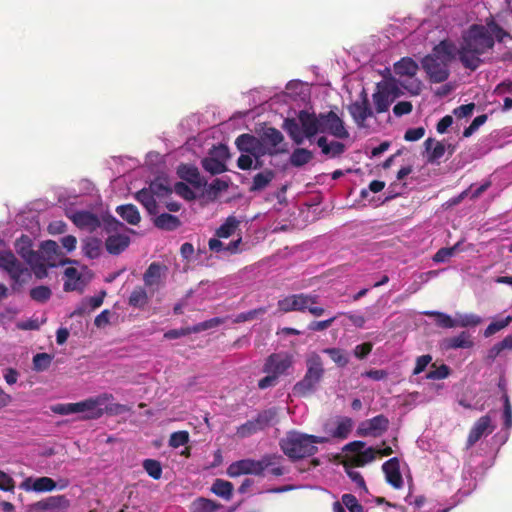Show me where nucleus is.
I'll use <instances>...</instances> for the list:
<instances>
[{
	"label": "nucleus",
	"instance_id": "3c124183",
	"mask_svg": "<svg viewBox=\"0 0 512 512\" xmlns=\"http://www.w3.org/2000/svg\"><path fill=\"white\" fill-rule=\"evenodd\" d=\"M203 168L212 175L221 174L226 171V165L210 156L202 160Z\"/></svg>",
	"mask_w": 512,
	"mask_h": 512
},
{
	"label": "nucleus",
	"instance_id": "680f3d73",
	"mask_svg": "<svg viewBox=\"0 0 512 512\" xmlns=\"http://www.w3.org/2000/svg\"><path fill=\"white\" fill-rule=\"evenodd\" d=\"M189 442V433L187 431H177L171 434L169 445L173 448H179Z\"/></svg>",
	"mask_w": 512,
	"mask_h": 512
},
{
	"label": "nucleus",
	"instance_id": "0eeeda50",
	"mask_svg": "<svg viewBox=\"0 0 512 512\" xmlns=\"http://www.w3.org/2000/svg\"><path fill=\"white\" fill-rule=\"evenodd\" d=\"M400 96V89L391 81H382L376 85L372 95L374 109L377 114L387 112L391 104Z\"/></svg>",
	"mask_w": 512,
	"mask_h": 512
},
{
	"label": "nucleus",
	"instance_id": "4be33fe9",
	"mask_svg": "<svg viewBox=\"0 0 512 512\" xmlns=\"http://www.w3.org/2000/svg\"><path fill=\"white\" fill-rule=\"evenodd\" d=\"M386 481L395 489L403 486V478L400 473L399 460L396 457L390 458L382 465Z\"/></svg>",
	"mask_w": 512,
	"mask_h": 512
},
{
	"label": "nucleus",
	"instance_id": "4c0bfd02",
	"mask_svg": "<svg viewBox=\"0 0 512 512\" xmlns=\"http://www.w3.org/2000/svg\"><path fill=\"white\" fill-rule=\"evenodd\" d=\"M155 216L154 225L160 229L175 230L180 225L178 217L174 215L162 213L159 215L156 214Z\"/></svg>",
	"mask_w": 512,
	"mask_h": 512
},
{
	"label": "nucleus",
	"instance_id": "de8ad7c7",
	"mask_svg": "<svg viewBox=\"0 0 512 512\" xmlns=\"http://www.w3.org/2000/svg\"><path fill=\"white\" fill-rule=\"evenodd\" d=\"M262 140L269 144L274 153L276 152V147L283 141L282 133L276 128H267L264 133Z\"/></svg>",
	"mask_w": 512,
	"mask_h": 512
},
{
	"label": "nucleus",
	"instance_id": "473e14b6",
	"mask_svg": "<svg viewBox=\"0 0 512 512\" xmlns=\"http://www.w3.org/2000/svg\"><path fill=\"white\" fill-rule=\"evenodd\" d=\"M178 175L183 180L189 182L193 186L199 188L205 184L202 177L199 174L197 168L190 165H181L178 168Z\"/></svg>",
	"mask_w": 512,
	"mask_h": 512
},
{
	"label": "nucleus",
	"instance_id": "6e6552de",
	"mask_svg": "<svg viewBox=\"0 0 512 512\" xmlns=\"http://www.w3.org/2000/svg\"><path fill=\"white\" fill-rule=\"evenodd\" d=\"M0 268L17 283L23 281L24 276L29 275L28 268L10 251L0 253Z\"/></svg>",
	"mask_w": 512,
	"mask_h": 512
},
{
	"label": "nucleus",
	"instance_id": "4468645a",
	"mask_svg": "<svg viewBox=\"0 0 512 512\" xmlns=\"http://www.w3.org/2000/svg\"><path fill=\"white\" fill-rule=\"evenodd\" d=\"M317 296L297 294L290 295L278 301L279 311L283 313L291 311H305L307 304H316Z\"/></svg>",
	"mask_w": 512,
	"mask_h": 512
},
{
	"label": "nucleus",
	"instance_id": "393cba45",
	"mask_svg": "<svg viewBox=\"0 0 512 512\" xmlns=\"http://www.w3.org/2000/svg\"><path fill=\"white\" fill-rule=\"evenodd\" d=\"M501 399L503 402L502 418L505 432L497 434L495 438L500 445H503L508 440L509 430L512 428V405L506 392L503 393Z\"/></svg>",
	"mask_w": 512,
	"mask_h": 512
},
{
	"label": "nucleus",
	"instance_id": "79ce46f5",
	"mask_svg": "<svg viewBox=\"0 0 512 512\" xmlns=\"http://www.w3.org/2000/svg\"><path fill=\"white\" fill-rule=\"evenodd\" d=\"M276 415L277 410L275 408H270L260 412L254 419L251 420L256 425V428L259 431H262L272 423Z\"/></svg>",
	"mask_w": 512,
	"mask_h": 512
},
{
	"label": "nucleus",
	"instance_id": "13d9d810",
	"mask_svg": "<svg viewBox=\"0 0 512 512\" xmlns=\"http://www.w3.org/2000/svg\"><path fill=\"white\" fill-rule=\"evenodd\" d=\"M30 296L34 301L44 303L50 299L51 290L44 285L36 286L31 289Z\"/></svg>",
	"mask_w": 512,
	"mask_h": 512
},
{
	"label": "nucleus",
	"instance_id": "423d86ee",
	"mask_svg": "<svg viewBox=\"0 0 512 512\" xmlns=\"http://www.w3.org/2000/svg\"><path fill=\"white\" fill-rule=\"evenodd\" d=\"M273 464L274 458L271 455H265L260 460L242 459L231 463L227 468V474L230 477L246 474L260 476Z\"/></svg>",
	"mask_w": 512,
	"mask_h": 512
},
{
	"label": "nucleus",
	"instance_id": "bf43d9fd",
	"mask_svg": "<svg viewBox=\"0 0 512 512\" xmlns=\"http://www.w3.org/2000/svg\"><path fill=\"white\" fill-rule=\"evenodd\" d=\"M52 361V357L47 353H37L33 357V368L36 371L46 370Z\"/></svg>",
	"mask_w": 512,
	"mask_h": 512
},
{
	"label": "nucleus",
	"instance_id": "bb28decb",
	"mask_svg": "<svg viewBox=\"0 0 512 512\" xmlns=\"http://www.w3.org/2000/svg\"><path fill=\"white\" fill-rule=\"evenodd\" d=\"M220 322L221 321L218 318H214L209 321L200 323V324L194 326L192 329H190V328L171 329V330L165 332L164 337L166 339H178L180 337L188 335L191 332H199V331L214 327V326L218 325Z\"/></svg>",
	"mask_w": 512,
	"mask_h": 512
},
{
	"label": "nucleus",
	"instance_id": "c03bdc74",
	"mask_svg": "<svg viewBox=\"0 0 512 512\" xmlns=\"http://www.w3.org/2000/svg\"><path fill=\"white\" fill-rule=\"evenodd\" d=\"M313 154L305 148L295 149L290 156V163L294 167H301L311 161Z\"/></svg>",
	"mask_w": 512,
	"mask_h": 512
},
{
	"label": "nucleus",
	"instance_id": "b1692460",
	"mask_svg": "<svg viewBox=\"0 0 512 512\" xmlns=\"http://www.w3.org/2000/svg\"><path fill=\"white\" fill-rule=\"evenodd\" d=\"M494 426L489 415L482 416L472 427L468 435V446H473L483 435L493 431Z\"/></svg>",
	"mask_w": 512,
	"mask_h": 512
},
{
	"label": "nucleus",
	"instance_id": "c756f323",
	"mask_svg": "<svg viewBox=\"0 0 512 512\" xmlns=\"http://www.w3.org/2000/svg\"><path fill=\"white\" fill-rule=\"evenodd\" d=\"M147 188L157 199L166 197L172 192L168 178L163 175L158 176L153 181H151Z\"/></svg>",
	"mask_w": 512,
	"mask_h": 512
},
{
	"label": "nucleus",
	"instance_id": "20e7f679",
	"mask_svg": "<svg viewBox=\"0 0 512 512\" xmlns=\"http://www.w3.org/2000/svg\"><path fill=\"white\" fill-rule=\"evenodd\" d=\"M113 395L102 393L78 402V413L82 414L84 420L99 419L104 413L117 415L126 411L122 404L112 403Z\"/></svg>",
	"mask_w": 512,
	"mask_h": 512
},
{
	"label": "nucleus",
	"instance_id": "39448f33",
	"mask_svg": "<svg viewBox=\"0 0 512 512\" xmlns=\"http://www.w3.org/2000/svg\"><path fill=\"white\" fill-rule=\"evenodd\" d=\"M306 373L301 381H299L294 390L300 395L312 393L324 375L323 362L321 357L313 352L306 359Z\"/></svg>",
	"mask_w": 512,
	"mask_h": 512
},
{
	"label": "nucleus",
	"instance_id": "a211bd4d",
	"mask_svg": "<svg viewBox=\"0 0 512 512\" xmlns=\"http://www.w3.org/2000/svg\"><path fill=\"white\" fill-rule=\"evenodd\" d=\"M291 357L287 354L274 353L271 354L265 361L263 372L272 373L279 378L291 366Z\"/></svg>",
	"mask_w": 512,
	"mask_h": 512
},
{
	"label": "nucleus",
	"instance_id": "dca6fc26",
	"mask_svg": "<svg viewBox=\"0 0 512 512\" xmlns=\"http://www.w3.org/2000/svg\"><path fill=\"white\" fill-rule=\"evenodd\" d=\"M424 145L427 152V160L430 163H439L447 151L449 155H452L455 151L453 144L446 143L445 141H436L433 138L426 139Z\"/></svg>",
	"mask_w": 512,
	"mask_h": 512
},
{
	"label": "nucleus",
	"instance_id": "37998d69",
	"mask_svg": "<svg viewBox=\"0 0 512 512\" xmlns=\"http://www.w3.org/2000/svg\"><path fill=\"white\" fill-rule=\"evenodd\" d=\"M276 415L277 410L275 408H270L260 412L254 419L251 420L256 425V428L259 431H262L272 423Z\"/></svg>",
	"mask_w": 512,
	"mask_h": 512
},
{
	"label": "nucleus",
	"instance_id": "e433bc0d",
	"mask_svg": "<svg viewBox=\"0 0 512 512\" xmlns=\"http://www.w3.org/2000/svg\"><path fill=\"white\" fill-rule=\"evenodd\" d=\"M162 268L157 263H151L144 273L143 280L147 287H157L161 281Z\"/></svg>",
	"mask_w": 512,
	"mask_h": 512
},
{
	"label": "nucleus",
	"instance_id": "c9c22d12",
	"mask_svg": "<svg viewBox=\"0 0 512 512\" xmlns=\"http://www.w3.org/2000/svg\"><path fill=\"white\" fill-rule=\"evenodd\" d=\"M219 509H223L221 504L204 497L195 499L190 507L191 512H216Z\"/></svg>",
	"mask_w": 512,
	"mask_h": 512
},
{
	"label": "nucleus",
	"instance_id": "72a5a7b5",
	"mask_svg": "<svg viewBox=\"0 0 512 512\" xmlns=\"http://www.w3.org/2000/svg\"><path fill=\"white\" fill-rule=\"evenodd\" d=\"M136 199L143 205L150 215L158 214L157 198L147 187L137 192Z\"/></svg>",
	"mask_w": 512,
	"mask_h": 512
},
{
	"label": "nucleus",
	"instance_id": "a18cd8bd",
	"mask_svg": "<svg viewBox=\"0 0 512 512\" xmlns=\"http://www.w3.org/2000/svg\"><path fill=\"white\" fill-rule=\"evenodd\" d=\"M274 178V172L271 170H266L256 174L253 178V183L251 186V191H261L266 188L269 183Z\"/></svg>",
	"mask_w": 512,
	"mask_h": 512
},
{
	"label": "nucleus",
	"instance_id": "49530a36",
	"mask_svg": "<svg viewBox=\"0 0 512 512\" xmlns=\"http://www.w3.org/2000/svg\"><path fill=\"white\" fill-rule=\"evenodd\" d=\"M512 322V315H508L505 318L497 319L492 321L484 330V337L489 338L497 332L506 328Z\"/></svg>",
	"mask_w": 512,
	"mask_h": 512
},
{
	"label": "nucleus",
	"instance_id": "603ef678",
	"mask_svg": "<svg viewBox=\"0 0 512 512\" xmlns=\"http://www.w3.org/2000/svg\"><path fill=\"white\" fill-rule=\"evenodd\" d=\"M323 353L328 354L339 367H345L349 363L347 354L339 348H325Z\"/></svg>",
	"mask_w": 512,
	"mask_h": 512
},
{
	"label": "nucleus",
	"instance_id": "58836bf2",
	"mask_svg": "<svg viewBox=\"0 0 512 512\" xmlns=\"http://www.w3.org/2000/svg\"><path fill=\"white\" fill-rule=\"evenodd\" d=\"M117 213L131 225H137L140 222V214L136 206L132 204L120 205L116 209Z\"/></svg>",
	"mask_w": 512,
	"mask_h": 512
},
{
	"label": "nucleus",
	"instance_id": "9d476101",
	"mask_svg": "<svg viewBox=\"0 0 512 512\" xmlns=\"http://www.w3.org/2000/svg\"><path fill=\"white\" fill-rule=\"evenodd\" d=\"M448 64L446 61L433 55L426 56L422 61L423 68L434 83L444 82L448 78Z\"/></svg>",
	"mask_w": 512,
	"mask_h": 512
},
{
	"label": "nucleus",
	"instance_id": "e2e57ef3",
	"mask_svg": "<svg viewBox=\"0 0 512 512\" xmlns=\"http://www.w3.org/2000/svg\"><path fill=\"white\" fill-rule=\"evenodd\" d=\"M343 505L350 512H364L363 506L358 502L357 498L352 494H344L341 498Z\"/></svg>",
	"mask_w": 512,
	"mask_h": 512
},
{
	"label": "nucleus",
	"instance_id": "a19ab883",
	"mask_svg": "<svg viewBox=\"0 0 512 512\" xmlns=\"http://www.w3.org/2000/svg\"><path fill=\"white\" fill-rule=\"evenodd\" d=\"M456 327H475L482 323L483 319L474 313H459L455 314Z\"/></svg>",
	"mask_w": 512,
	"mask_h": 512
},
{
	"label": "nucleus",
	"instance_id": "f8f14e48",
	"mask_svg": "<svg viewBox=\"0 0 512 512\" xmlns=\"http://www.w3.org/2000/svg\"><path fill=\"white\" fill-rule=\"evenodd\" d=\"M348 111L359 127H364L365 121L374 116V111L370 107L367 94L364 90L361 92L360 100L354 101L348 106Z\"/></svg>",
	"mask_w": 512,
	"mask_h": 512
},
{
	"label": "nucleus",
	"instance_id": "6e6d98bb",
	"mask_svg": "<svg viewBox=\"0 0 512 512\" xmlns=\"http://www.w3.org/2000/svg\"><path fill=\"white\" fill-rule=\"evenodd\" d=\"M147 302V293L141 287L134 289L129 297V304L134 307H144L147 304Z\"/></svg>",
	"mask_w": 512,
	"mask_h": 512
},
{
	"label": "nucleus",
	"instance_id": "aec40b11",
	"mask_svg": "<svg viewBox=\"0 0 512 512\" xmlns=\"http://www.w3.org/2000/svg\"><path fill=\"white\" fill-rule=\"evenodd\" d=\"M243 223V218L238 217L236 215L228 216L224 222L216 229L215 236L218 238L228 239L230 237L236 236L238 238V234L241 232V224Z\"/></svg>",
	"mask_w": 512,
	"mask_h": 512
},
{
	"label": "nucleus",
	"instance_id": "a878e982",
	"mask_svg": "<svg viewBox=\"0 0 512 512\" xmlns=\"http://www.w3.org/2000/svg\"><path fill=\"white\" fill-rule=\"evenodd\" d=\"M41 251L48 259V265L55 267L58 264L64 265L69 262L67 259H62L60 247L57 242L53 240H46L41 244Z\"/></svg>",
	"mask_w": 512,
	"mask_h": 512
},
{
	"label": "nucleus",
	"instance_id": "f3484780",
	"mask_svg": "<svg viewBox=\"0 0 512 512\" xmlns=\"http://www.w3.org/2000/svg\"><path fill=\"white\" fill-rule=\"evenodd\" d=\"M223 240V238H218L217 236L209 239L208 247L210 251L220 256H230L241 252L240 245L242 244V235L240 233L238 234V238L227 244L224 243Z\"/></svg>",
	"mask_w": 512,
	"mask_h": 512
},
{
	"label": "nucleus",
	"instance_id": "7c9ffc66",
	"mask_svg": "<svg viewBox=\"0 0 512 512\" xmlns=\"http://www.w3.org/2000/svg\"><path fill=\"white\" fill-rule=\"evenodd\" d=\"M418 71V64L409 57L402 58L394 64V73L400 77L412 78Z\"/></svg>",
	"mask_w": 512,
	"mask_h": 512
},
{
	"label": "nucleus",
	"instance_id": "ea45409f",
	"mask_svg": "<svg viewBox=\"0 0 512 512\" xmlns=\"http://www.w3.org/2000/svg\"><path fill=\"white\" fill-rule=\"evenodd\" d=\"M211 491L225 500H230L233 493V484L223 479H216L212 484Z\"/></svg>",
	"mask_w": 512,
	"mask_h": 512
},
{
	"label": "nucleus",
	"instance_id": "8fccbe9b",
	"mask_svg": "<svg viewBox=\"0 0 512 512\" xmlns=\"http://www.w3.org/2000/svg\"><path fill=\"white\" fill-rule=\"evenodd\" d=\"M257 138L250 134H242L237 137L235 143L239 151L250 154L252 150H255Z\"/></svg>",
	"mask_w": 512,
	"mask_h": 512
},
{
	"label": "nucleus",
	"instance_id": "5fc2aeb1",
	"mask_svg": "<svg viewBox=\"0 0 512 512\" xmlns=\"http://www.w3.org/2000/svg\"><path fill=\"white\" fill-rule=\"evenodd\" d=\"M145 472L153 479L158 480L162 476V467L159 461L154 459H145L143 461Z\"/></svg>",
	"mask_w": 512,
	"mask_h": 512
},
{
	"label": "nucleus",
	"instance_id": "cd10ccee",
	"mask_svg": "<svg viewBox=\"0 0 512 512\" xmlns=\"http://www.w3.org/2000/svg\"><path fill=\"white\" fill-rule=\"evenodd\" d=\"M459 51L460 49L454 43L444 40L435 46L431 55L449 63L456 55H459Z\"/></svg>",
	"mask_w": 512,
	"mask_h": 512
},
{
	"label": "nucleus",
	"instance_id": "412c9836",
	"mask_svg": "<svg viewBox=\"0 0 512 512\" xmlns=\"http://www.w3.org/2000/svg\"><path fill=\"white\" fill-rule=\"evenodd\" d=\"M69 218L80 229L95 231L98 227H100L99 218L90 211H76L71 213Z\"/></svg>",
	"mask_w": 512,
	"mask_h": 512
},
{
	"label": "nucleus",
	"instance_id": "0e129e2a",
	"mask_svg": "<svg viewBox=\"0 0 512 512\" xmlns=\"http://www.w3.org/2000/svg\"><path fill=\"white\" fill-rule=\"evenodd\" d=\"M52 411L59 415H70L78 413V402L56 404L52 407Z\"/></svg>",
	"mask_w": 512,
	"mask_h": 512
},
{
	"label": "nucleus",
	"instance_id": "1a4fd4ad",
	"mask_svg": "<svg viewBox=\"0 0 512 512\" xmlns=\"http://www.w3.org/2000/svg\"><path fill=\"white\" fill-rule=\"evenodd\" d=\"M70 500L64 495L49 496L27 507V512H66Z\"/></svg>",
	"mask_w": 512,
	"mask_h": 512
},
{
	"label": "nucleus",
	"instance_id": "f704fd0d",
	"mask_svg": "<svg viewBox=\"0 0 512 512\" xmlns=\"http://www.w3.org/2000/svg\"><path fill=\"white\" fill-rule=\"evenodd\" d=\"M353 428V421L349 417H341L337 420L336 426L329 431L330 435L336 439H346Z\"/></svg>",
	"mask_w": 512,
	"mask_h": 512
},
{
	"label": "nucleus",
	"instance_id": "2eb2a0df",
	"mask_svg": "<svg viewBox=\"0 0 512 512\" xmlns=\"http://www.w3.org/2000/svg\"><path fill=\"white\" fill-rule=\"evenodd\" d=\"M19 488L25 492L44 493L57 489V483L50 477H27L19 485Z\"/></svg>",
	"mask_w": 512,
	"mask_h": 512
},
{
	"label": "nucleus",
	"instance_id": "5701e85b",
	"mask_svg": "<svg viewBox=\"0 0 512 512\" xmlns=\"http://www.w3.org/2000/svg\"><path fill=\"white\" fill-rule=\"evenodd\" d=\"M474 345L472 336L467 331H462L457 335L444 338L441 347L444 350L470 349Z\"/></svg>",
	"mask_w": 512,
	"mask_h": 512
},
{
	"label": "nucleus",
	"instance_id": "f03ea898",
	"mask_svg": "<svg viewBox=\"0 0 512 512\" xmlns=\"http://www.w3.org/2000/svg\"><path fill=\"white\" fill-rule=\"evenodd\" d=\"M283 128L290 138L297 145H301L305 139L312 140L318 133H321L320 114L310 113L301 110L298 119H285Z\"/></svg>",
	"mask_w": 512,
	"mask_h": 512
},
{
	"label": "nucleus",
	"instance_id": "2f4dec72",
	"mask_svg": "<svg viewBox=\"0 0 512 512\" xmlns=\"http://www.w3.org/2000/svg\"><path fill=\"white\" fill-rule=\"evenodd\" d=\"M317 145L321 148L324 155L330 158H336L342 155L345 151V145L338 141L327 142L325 137H320L317 140Z\"/></svg>",
	"mask_w": 512,
	"mask_h": 512
},
{
	"label": "nucleus",
	"instance_id": "864d4df0",
	"mask_svg": "<svg viewBox=\"0 0 512 512\" xmlns=\"http://www.w3.org/2000/svg\"><path fill=\"white\" fill-rule=\"evenodd\" d=\"M449 375L450 368L447 365L442 364L440 366H436L435 364H432L425 378L429 380H442L447 378Z\"/></svg>",
	"mask_w": 512,
	"mask_h": 512
},
{
	"label": "nucleus",
	"instance_id": "338daca9",
	"mask_svg": "<svg viewBox=\"0 0 512 512\" xmlns=\"http://www.w3.org/2000/svg\"><path fill=\"white\" fill-rule=\"evenodd\" d=\"M209 156L225 164L226 160L229 158V151L227 146L220 144L218 146H213Z\"/></svg>",
	"mask_w": 512,
	"mask_h": 512
},
{
	"label": "nucleus",
	"instance_id": "7ed1b4c3",
	"mask_svg": "<svg viewBox=\"0 0 512 512\" xmlns=\"http://www.w3.org/2000/svg\"><path fill=\"white\" fill-rule=\"evenodd\" d=\"M326 437L290 432L281 440L280 446L285 455L291 459L312 456L317 452V444L326 443Z\"/></svg>",
	"mask_w": 512,
	"mask_h": 512
},
{
	"label": "nucleus",
	"instance_id": "69168bd1",
	"mask_svg": "<svg viewBox=\"0 0 512 512\" xmlns=\"http://www.w3.org/2000/svg\"><path fill=\"white\" fill-rule=\"evenodd\" d=\"M487 121V115L482 114L474 118L472 123L464 129L463 136L470 137L473 135L485 122Z\"/></svg>",
	"mask_w": 512,
	"mask_h": 512
},
{
	"label": "nucleus",
	"instance_id": "ddd939ff",
	"mask_svg": "<svg viewBox=\"0 0 512 512\" xmlns=\"http://www.w3.org/2000/svg\"><path fill=\"white\" fill-rule=\"evenodd\" d=\"M64 290L82 292L90 280L89 272L86 269L78 270L68 267L64 271Z\"/></svg>",
	"mask_w": 512,
	"mask_h": 512
},
{
	"label": "nucleus",
	"instance_id": "4d7b16f0",
	"mask_svg": "<svg viewBox=\"0 0 512 512\" xmlns=\"http://www.w3.org/2000/svg\"><path fill=\"white\" fill-rule=\"evenodd\" d=\"M267 312V307H259L253 310H249L247 312L239 313L235 319L234 322L241 323L246 321H251L254 319L259 318L260 316L264 315Z\"/></svg>",
	"mask_w": 512,
	"mask_h": 512
},
{
	"label": "nucleus",
	"instance_id": "6ab92c4d",
	"mask_svg": "<svg viewBox=\"0 0 512 512\" xmlns=\"http://www.w3.org/2000/svg\"><path fill=\"white\" fill-rule=\"evenodd\" d=\"M389 420L384 415H377L360 423L358 433L361 436H379L388 429Z\"/></svg>",
	"mask_w": 512,
	"mask_h": 512
},
{
	"label": "nucleus",
	"instance_id": "052dcab7",
	"mask_svg": "<svg viewBox=\"0 0 512 512\" xmlns=\"http://www.w3.org/2000/svg\"><path fill=\"white\" fill-rule=\"evenodd\" d=\"M162 163L163 156L159 152L150 151L146 154L145 165L151 171H157Z\"/></svg>",
	"mask_w": 512,
	"mask_h": 512
},
{
	"label": "nucleus",
	"instance_id": "c85d7f7f",
	"mask_svg": "<svg viewBox=\"0 0 512 512\" xmlns=\"http://www.w3.org/2000/svg\"><path fill=\"white\" fill-rule=\"evenodd\" d=\"M130 243V238L124 234H112L106 240V249L109 253L117 255L124 251Z\"/></svg>",
	"mask_w": 512,
	"mask_h": 512
},
{
	"label": "nucleus",
	"instance_id": "774afa93",
	"mask_svg": "<svg viewBox=\"0 0 512 512\" xmlns=\"http://www.w3.org/2000/svg\"><path fill=\"white\" fill-rule=\"evenodd\" d=\"M260 432L252 420H248L237 429V435L241 438L250 437L253 434Z\"/></svg>",
	"mask_w": 512,
	"mask_h": 512
},
{
	"label": "nucleus",
	"instance_id": "09e8293b",
	"mask_svg": "<svg viewBox=\"0 0 512 512\" xmlns=\"http://www.w3.org/2000/svg\"><path fill=\"white\" fill-rule=\"evenodd\" d=\"M425 315L436 318V324L442 328H454L456 327L455 317L452 318L450 315L438 312V311H426Z\"/></svg>",
	"mask_w": 512,
	"mask_h": 512
},
{
	"label": "nucleus",
	"instance_id": "f257e3e1",
	"mask_svg": "<svg viewBox=\"0 0 512 512\" xmlns=\"http://www.w3.org/2000/svg\"><path fill=\"white\" fill-rule=\"evenodd\" d=\"M508 36L494 21L470 26L463 35L459 51L461 63L470 70L477 69L482 62L481 56L489 53L496 41L502 42Z\"/></svg>",
	"mask_w": 512,
	"mask_h": 512
},
{
	"label": "nucleus",
	"instance_id": "9b49d317",
	"mask_svg": "<svg viewBox=\"0 0 512 512\" xmlns=\"http://www.w3.org/2000/svg\"><path fill=\"white\" fill-rule=\"evenodd\" d=\"M320 119L321 133H329L339 139H345L349 136L343 121L333 111L320 113Z\"/></svg>",
	"mask_w": 512,
	"mask_h": 512
}]
</instances>
